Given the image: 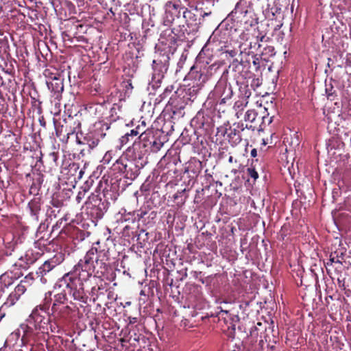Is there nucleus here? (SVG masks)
Masks as SVG:
<instances>
[{
  "label": "nucleus",
  "mask_w": 351,
  "mask_h": 351,
  "mask_svg": "<svg viewBox=\"0 0 351 351\" xmlns=\"http://www.w3.org/2000/svg\"><path fill=\"white\" fill-rule=\"evenodd\" d=\"M111 152H108L105 154L104 158H103V161L104 163H109L110 162V159H111Z\"/></svg>",
  "instance_id": "cd10ccee"
},
{
  "label": "nucleus",
  "mask_w": 351,
  "mask_h": 351,
  "mask_svg": "<svg viewBox=\"0 0 351 351\" xmlns=\"http://www.w3.org/2000/svg\"><path fill=\"white\" fill-rule=\"evenodd\" d=\"M26 286L24 282L21 281L14 289V290L9 295L6 301L2 305L0 311L2 312V308L4 307H10L16 304L20 299L21 296L26 291Z\"/></svg>",
  "instance_id": "0eeeda50"
},
{
  "label": "nucleus",
  "mask_w": 351,
  "mask_h": 351,
  "mask_svg": "<svg viewBox=\"0 0 351 351\" xmlns=\"http://www.w3.org/2000/svg\"><path fill=\"white\" fill-rule=\"evenodd\" d=\"M174 51L175 49L173 50L169 49L167 51L166 49H164L158 53L157 59L153 60L152 80L156 84L161 82L165 74L167 73L171 55H173Z\"/></svg>",
  "instance_id": "7ed1b4c3"
},
{
  "label": "nucleus",
  "mask_w": 351,
  "mask_h": 351,
  "mask_svg": "<svg viewBox=\"0 0 351 351\" xmlns=\"http://www.w3.org/2000/svg\"><path fill=\"white\" fill-rule=\"evenodd\" d=\"M14 282V278L12 273L5 272L0 276V288H2L3 293L5 289L12 285Z\"/></svg>",
  "instance_id": "9b49d317"
},
{
  "label": "nucleus",
  "mask_w": 351,
  "mask_h": 351,
  "mask_svg": "<svg viewBox=\"0 0 351 351\" xmlns=\"http://www.w3.org/2000/svg\"><path fill=\"white\" fill-rule=\"evenodd\" d=\"M66 294L67 292L66 289H64L62 292L54 295V302L51 307V311H56L57 307L64 304L66 300Z\"/></svg>",
  "instance_id": "f8f14e48"
},
{
  "label": "nucleus",
  "mask_w": 351,
  "mask_h": 351,
  "mask_svg": "<svg viewBox=\"0 0 351 351\" xmlns=\"http://www.w3.org/2000/svg\"><path fill=\"white\" fill-rule=\"evenodd\" d=\"M71 309L69 306L60 305L57 307L56 311H52L54 319L64 318L71 313Z\"/></svg>",
  "instance_id": "ddd939ff"
},
{
  "label": "nucleus",
  "mask_w": 351,
  "mask_h": 351,
  "mask_svg": "<svg viewBox=\"0 0 351 351\" xmlns=\"http://www.w3.org/2000/svg\"><path fill=\"white\" fill-rule=\"evenodd\" d=\"M247 14L250 15L251 19L250 21H245V23L247 24L249 23V25L252 27L254 25L256 24L257 23V21H256V19L253 17L252 16V14L251 12H248V11H245V15H244V17H246L247 16Z\"/></svg>",
  "instance_id": "5701e85b"
},
{
  "label": "nucleus",
  "mask_w": 351,
  "mask_h": 351,
  "mask_svg": "<svg viewBox=\"0 0 351 351\" xmlns=\"http://www.w3.org/2000/svg\"><path fill=\"white\" fill-rule=\"evenodd\" d=\"M265 34L260 32L258 27L246 29L237 40L239 55L249 56L261 47L260 42L265 41Z\"/></svg>",
  "instance_id": "f03ea898"
},
{
  "label": "nucleus",
  "mask_w": 351,
  "mask_h": 351,
  "mask_svg": "<svg viewBox=\"0 0 351 351\" xmlns=\"http://www.w3.org/2000/svg\"><path fill=\"white\" fill-rule=\"evenodd\" d=\"M106 254L96 247H91L82 259L75 265L73 271L66 274L58 282L59 287L65 289L74 300L84 304L87 296L84 291V281H86L95 273L102 274L106 270Z\"/></svg>",
  "instance_id": "f257e3e1"
},
{
  "label": "nucleus",
  "mask_w": 351,
  "mask_h": 351,
  "mask_svg": "<svg viewBox=\"0 0 351 351\" xmlns=\"http://www.w3.org/2000/svg\"><path fill=\"white\" fill-rule=\"evenodd\" d=\"M253 64L254 65L258 64V58H256L255 56L254 57Z\"/></svg>",
  "instance_id": "58836bf2"
},
{
  "label": "nucleus",
  "mask_w": 351,
  "mask_h": 351,
  "mask_svg": "<svg viewBox=\"0 0 351 351\" xmlns=\"http://www.w3.org/2000/svg\"><path fill=\"white\" fill-rule=\"evenodd\" d=\"M154 136L153 132L152 130H146L141 134L138 138L140 140V143L143 145V147L145 148H148L149 146L152 143V138H154Z\"/></svg>",
  "instance_id": "9d476101"
},
{
  "label": "nucleus",
  "mask_w": 351,
  "mask_h": 351,
  "mask_svg": "<svg viewBox=\"0 0 351 351\" xmlns=\"http://www.w3.org/2000/svg\"><path fill=\"white\" fill-rule=\"evenodd\" d=\"M252 92L248 85L246 84H241L239 86V98H242L243 99L247 100L249 97L251 96Z\"/></svg>",
  "instance_id": "4468645a"
},
{
  "label": "nucleus",
  "mask_w": 351,
  "mask_h": 351,
  "mask_svg": "<svg viewBox=\"0 0 351 351\" xmlns=\"http://www.w3.org/2000/svg\"><path fill=\"white\" fill-rule=\"evenodd\" d=\"M233 91L230 84H228L226 89L223 90L222 95L219 97L221 99V104H225L226 101L232 98Z\"/></svg>",
  "instance_id": "f3484780"
},
{
  "label": "nucleus",
  "mask_w": 351,
  "mask_h": 351,
  "mask_svg": "<svg viewBox=\"0 0 351 351\" xmlns=\"http://www.w3.org/2000/svg\"><path fill=\"white\" fill-rule=\"evenodd\" d=\"M59 320H56V322H54L53 323L50 320L49 324V327H50V329H51V331L53 332H58V328H59V323H58Z\"/></svg>",
  "instance_id": "a878e982"
},
{
  "label": "nucleus",
  "mask_w": 351,
  "mask_h": 351,
  "mask_svg": "<svg viewBox=\"0 0 351 351\" xmlns=\"http://www.w3.org/2000/svg\"><path fill=\"white\" fill-rule=\"evenodd\" d=\"M128 134L130 135V136L132 139L134 137L136 136L139 134V132L137 130V129H133V130H131L130 132L128 133Z\"/></svg>",
  "instance_id": "7c9ffc66"
},
{
  "label": "nucleus",
  "mask_w": 351,
  "mask_h": 351,
  "mask_svg": "<svg viewBox=\"0 0 351 351\" xmlns=\"http://www.w3.org/2000/svg\"><path fill=\"white\" fill-rule=\"evenodd\" d=\"M330 261L331 262L340 263V261H338V260H337V261H335V258H331L330 259Z\"/></svg>",
  "instance_id": "49530a36"
},
{
  "label": "nucleus",
  "mask_w": 351,
  "mask_h": 351,
  "mask_svg": "<svg viewBox=\"0 0 351 351\" xmlns=\"http://www.w3.org/2000/svg\"><path fill=\"white\" fill-rule=\"evenodd\" d=\"M31 215L36 221H38V213L40 210V205L38 202L33 201L29 203Z\"/></svg>",
  "instance_id": "dca6fc26"
},
{
  "label": "nucleus",
  "mask_w": 351,
  "mask_h": 351,
  "mask_svg": "<svg viewBox=\"0 0 351 351\" xmlns=\"http://www.w3.org/2000/svg\"><path fill=\"white\" fill-rule=\"evenodd\" d=\"M50 155H51V156L52 157L53 160L54 162H56V160H58V155H57V154H56V153H55V152H53V153H51Z\"/></svg>",
  "instance_id": "e433bc0d"
},
{
  "label": "nucleus",
  "mask_w": 351,
  "mask_h": 351,
  "mask_svg": "<svg viewBox=\"0 0 351 351\" xmlns=\"http://www.w3.org/2000/svg\"><path fill=\"white\" fill-rule=\"evenodd\" d=\"M262 119H263V123H265V120L267 119V121H268V124L271 123V121H272V117L268 118V117H263Z\"/></svg>",
  "instance_id": "4c0bfd02"
},
{
  "label": "nucleus",
  "mask_w": 351,
  "mask_h": 351,
  "mask_svg": "<svg viewBox=\"0 0 351 351\" xmlns=\"http://www.w3.org/2000/svg\"><path fill=\"white\" fill-rule=\"evenodd\" d=\"M81 194H82V193H81V192H80V193H78L77 196V201L78 202H80V199H81V196H80V195H81Z\"/></svg>",
  "instance_id": "a19ab883"
},
{
  "label": "nucleus",
  "mask_w": 351,
  "mask_h": 351,
  "mask_svg": "<svg viewBox=\"0 0 351 351\" xmlns=\"http://www.w3.org/2000/svg\"><path fill=\"white\" fill-rule=\"evenodd\" d=\"M210 14H211V12H203V13H202V12H200L198 14V15H199V16H200V17L204 18L205 16H208V15H210Z\"/></svg>",
  "instance_id": "f704fd0d"
},
{
  "label": "nucleus",
  "mask_w": 351,
  "mask_h": 351,
  "mask_svg": "<svg viewBox=\"0 0 351 351\" xmlns=\"http://www.w3.org/2000/svg\"><path fill=\"white\" fill-rule=\"evenodd\" d=\"M252 157H256L257 156V151L256 149H252L250 152Z\"/></svg>",
  "instance_id": "c9c22d12"
},
{
  "label": "nucleus",
  "mask_w": 351,
  "mask_h": 351,
  "mask_svg": "<svg viewBox=\"0 0 351 351\" xmlns=\"http://www.w3.org/2000/svg\"><path fill=\"white\" fill-rule=\"evenodd\" d=\"M116 162L117 165H119V164H121L122 167H119V169L121 171H126V167H127V165H124L121 162V160H116Z\"/></svg>",
  "instance_id": "2f4dec72"
},
{
  "label": "nucleus",
  "mask_w": 351,
  "mask_h": 351,
  "mask_svg": "<svg viewBox=\"0 0 351 351\" xmlns=\"http://www.w3.org/2000/svg\"><path fill=\"white\" fill-rule=\"evenodd\" d=\"M228 84L225 80H221L218 81L213 91V95L216 97H219L222 95Z\"/></svg>",
  "instance_id": "2eb2a0df"
},
{
  "label": "nucleus",
  "mask_w": 351,
  "mask_h": 351,
  "mask_svg": "<svg viewBox=\"0 0 351 351\" xmlns=\"http://www.w3.org/2000/svg\"><path fill=\"white\" fill-rule=\"evenodd\" d=\"M38 278H40V280L42 283L45 284L47 282V278L45 277L47 274H40L36 273Z\"/></svg>",
  "instance_id": "c756f323"
},
{
  "label": "nucleus",
  "mask_w": 351,
  "mask_h": 351,
  "mask_svg": "<svg viewBox=\"0 0 351 351\" xmlns=\"http://www.w3.org/2000/svg\"><path fill=\"white\" fill-rule=\"evenodd\" d=\"M182 16L185 19V23L189 29V32H197L202 23V18L199 16L198 14L195 13L199 12V10L197 8L194 10H188L186 8H182Z\"/></svg>",
  "instance_id": "39448f33"
},
{
  "label": "nucleus",
  "mask_w": 351,
  "mask_h": 351,
  "mask_svg": "<svg viewBox=\"0 0 351 351\" xmlns=\"http://www.w3.org/2000/svg\"><path fill=\"white\" fill-rule=\"evenodd\" d=\"M152 143L149 146L148 149H150V152H158L161 147L163 146V143L156 138L151 139Z\"/></svg>",
  "instance_id": "aec40b11"
},
{
  "label": "nucleus",
  "mask_w": 351,
  "mask_h": 351,
  "mask_svg": "<svg viewBox=\"0 0 351 351\" xmlns=\"http://www.w3.org/2000/svg\"><path fill=\"white\" fill-rule=\"evenodd\" d=\"M240 3H241V2H239V3H237V5L235 6V8H234L235 13H237L238 10L239 8Z\"/></svg>",
  "instance_id": "ea45409f"
},
{
  "label": "nucleus",
  "mask_w": 351,
  "mask_h": 351,
  "mask_svg": "<svg viewBox=\"0 0 351 351\" xmlns=\"http://www.w3.org/2000/svg\"><path fill=\"white\" fill-rule=\"evenodd\" d=\"M228 162L232 163L233 162V157L232 156H230L229 158H228Z\"/></svg>",
  "instance_id": "37998d69"
},
{
  "label": "nucleus",
  "mask_w": 351,
  "mask_h": 351,
  "mask_svg": "<svg viewBox=\"0 0 351 351\" xmlns=\"http://www.w3.org/2000/svg\"><path fill=\"white\" fill-rule=\"evenodd\" d=\"M130 140H132V139L131 138V137L130 136V135L128 133H126L125 135L121 136V138H120L121 143L122 144H126Z\"/></svg>",
  "instance_id": "bb28decb"
},
{
  "label": "nucleus",
  "mask_w": 351,
  "mask_h": 351,
  "mask_svg": "<svg viewBox=\"0 0 351 351\" xmlns=\"http://www.w3.org/2000/svg\"><path fill=\"white\" fill-rule=\"evenodd\" d=\"M179 5H176V4H173L172 5V10H167L166 12V21H167L168 23H171L174 19L173 18L172 16H170V18H169V14L170 12H174L176 13L177 11H178V8Z\"/></svg>",
  "instance_id": "4be33fe9"
},
{
  "label": "nucleus",
  "mask_w": 351,
  "mask_h": 351,
  "mask_svg": "<svg viewBox=\"0 0 351 351\" xmlns=\"http://www.w3.org/2000/svg\"><path fill=\"white\" fill-rule=\"evenodd\" d=\"M226 53H228L230 55V56L231 57H234L236 56V55L237 54V51L236 50H228L226 51Z\"/></svg>",
  "instance_id": "473e14b6"
},
{
  "label": "nucleus",
  "mask_w": 351,
  "mask_h": 351,
  "mask_svg": "<svg viewBox=\"0 0 351 351\" xmlns=\"http://www.w3.org/2000/svg\"><path fill=\"white\" fill-rule=\"evenodd\" d=\"M5 316V313L3 312H1L0 311V321L1 320V319Z\"/></svg>",
  "instance_id": "79ce46f5"
},
{
  "label": "nucleus",
  "mask_w": 351,
  "mask_h": 351,
  "mask_svg": "<svg viewBox=\"0 0 351 351\" xmlns=\"http://www.w3.org/2000/svg\"><path fill=\"white\" fill-rule=\"evenodd\" d=\"M186 191V189H184L182 191H178L174 194L173 199L178 201L177 204L178 205H183L185 203L187 198V195H185Z\"/></svg>",
  "instance_id": "6ab92c4d"
},
{
  "label": "nucleus",
  "mask_w": 351,
  "mask_h": 351,
  "mask_svg": "<svg viewBox=\"0 0 351 351\" xmlns=\"http://www.w3.org/2000/svg\"><path fill=\"white\" fill-rule=\"evenodd\" d=\"M247 173L249 176L254 178V180H256L258 178V174L254 168H247Z\"/></svg>",
  "instance_id": "393cba45"
},
{
  "label": "nucleus",
  "mask_w": 351,
  "mask_h": 351,
  "mask_svg": "<svg viewBox=\"0 0 351 351\" xmlns=\"http://www.w3.org/2000/svg\"><path fill=\"white\" fill-rule=\"evenodd\" d=\"M105 136L106 134L102 131V130H95L93 132L87 134L86 136H84V142H83V144L87 145L90 149H93L99 145L100 141ZM77 143L79 144L82 143V142L79 140H77Z\"/></svg>",
  "instance_id": "423d86ee"
},
{
  "label": "nucleus",
  "mask_w": 351,
  "mask_h": 351,
  "mask_svg": "<svg viewBox=\"0 0 351 351\" xmlns=\"http://www.w3.org/2000/svg\"><path fill=\"white\" fill-rule=\"evenodd\" d=\"M233 134H234V135H236V130H234V132H233Z\"/></svg>",
  "instance_id": "de8ad7c7"
},
{
  "label": "nucleus",
  "mask_w": 351,
  "mask_h": 351,
  "mask_svg": "<svg viewBox=\"0 0 351 351\" xmlns=\"http://www.w3.org/2000/svg\"><path fill=\"white\" fill-rule=\"evenodd\" d=\"M257 113L254 110H248L245 114L244 120L250 123H254L256 119Z\"/></svg>",
  "instance_id": "412c9836"
},
{
  "label": "nucleus",
  "mask_w": 351,
  "mask_h": 351,
  "mask_svg": "<svg viewBox=\"0 0 351 351\" xmlns=\"http://www.w3.org/2000/svg\"><path fill=\"white\" fill-rule=\"evenodd\" d=\"M61 261L57 258L53 257L51 259L46 261L37 270V274H48L56 265Z\"/></svg>",
  "instance_id": "1a4fd4ad"
},
{
  "label": "nucleus",
  "mask_w": 351,
  "mask_h": 351,
  "mask_svg": "<svg viewBox=\"0 0 351 351\" xmlns=\"http://www.w3.org/2000/svg\"><path fill=\"white\" fill-rule=\"evenodd\" d=\"M56 80L57 82H56L55 88L53 87V84L52 83L51 84V86H52L53 90L56 92L62 91L64 89V87H63V84H62V81L58 79H56Z\"/></svg>",
  "instance_id": "b1692460"
},
{
  "label": "nucleus",
  "mask_w": 351,
  "mask_h": 351,
  "mask_svg": "<svg viewBox=\"0 0 351 351\" xmlns=\"http://www.w3.org/2000/svg\"><path fill=\"white\" fill-rule=\"evenodd\" d=\"M32 326L28 324H21L17 330L19 336H21V342L23 345L28 343L34 337V332Z\"/></svg>",
  "instance_id": "6e6552de"
},
{
  "label": "nucleus",
  "mask_w": 351,
  "mask_h": 351,
  "mask_svg": "<svg viewBox=\"0 0 351 351\" xmlns=\"http://www.w3.org/2000/svg\"><path fill=\"white\" fill-rule=\"evenodd\" d=\"M27 322L35 329L44 331L45 329H48L50 318L43 307L37 306L32 311Z\"/></svg>",
  "instance_id": "20e7f679"
},
{
  "label": "nucleus",
  "mask_w": 351,
  "mask_h": 351,
  "mask_svg": "<svg viewBox=\"0 0 351 351\" xmlns=\"http://www.w3.org/2000/svg\"><path fill=\"white\" fill-rule=\"evenodd\" d=\"M3 293V290L2 289V288H0V298L2 297Z\"/></svg>",
  "instance_id": "c03bdc74"
},
{
  "label": "nucleus",
  "mask_w": 351,
  "mask_h": 351,
  "mask_svg": "<svg viewBox=\"0 0 351 351\" xmlns=\"http://www.w3.org/2000/svg\"><path fill=\"white\" fill-rule=\"evenodd\" d=\"M247 104L248 100H245L242 98H239V99L234 103L233 108L235 111H237L236 114L238 118L239 117V112H241L244 108L247 106Z\"/></svg>",
  "instance_id": "a211bd4d"
},
{
  "label": "nucleus",
  "mask_w": 351,
  "mask_h": 351,
  "mask_svg": "<svg viewBox=\"0 0 351 351\" xmlns=\"http://www.w3.org/2000/svg\"><path fill=\"white\" fill-rule=\"evenodd\" d=\"M245 128L252 129V130H254L255 126L246 125L245 127H244L243 126V123H241V130L243 131V130H244Z\"/></svg>",
  "instance_id": "72a5a7b5"
},
{
  "label": "nucleus",
  "mask_w": 351,
  "mask_h": 351,
  "mask_svg": "<svg viewBox=\"0 0 351 351\" xmlns=\"http://www.w3.org/2000/svg\"><path fill=\"white\" fill-rule=\"evenodd\" d=\"M84 173V171L82 170H80V173H79V178H81L82 176V174Z\"/></svg>",
  "instance_id": "a18cd8bd"
},
{
  "label": "nucleus",
  "mask_w": 351,
  "mask_h": 351,
  "mask_svg": "<svg viewBox=\"0 0 351 351\" xmlns=\"http://www.w3.org/2000/svg\"><path fill=\"white\" fill-rule=\"evenodd\" d=\"M199 80H202V83L206 82L208 80V75L205 73H200L198 74Z\"/></svg>",
  "instance_id": "c85d7f7f"
}]
</instances>
